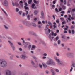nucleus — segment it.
Wrapping results in <instances>:
<instances>
[{"instance_id": "nucleus-23", "label": "nucleus", "mask_w": 75, "mask_h": 75, "mask_svg": "<svg viewBox=\"0 0 75 75\" xmlns=\"http://www.w3.org/2000/svg\"><path fill=\"white\" fill-rule=\"evenodd\" d=\"M19 11L20 10H19V9L18 8H16V12H18V11Z\"/></svg>"}, {"instance_id": "nucleus-42", "label": "nucleus", "mask_w": 75, "mask_h": 75, "mask_svg": "<svg viewBox=\"0 0 75 75\" xmlns=\"http://www.w3.org/2000/svg\"><path fill=\"white\" fill-rule=\"evenodd\" d=\"M25 6H28V4H27V3L25 2Z\"/></svg>"}, {"instance_id": "nucleus-4", "label": "nucleus", "mask_w": 75, "mask_h": 75, "mask_svg": "<svg viewBox=\"0 0 75 75\" xmlns=\"http://www.w3.org/2000/svg\"><path fill=\"white\" fill-rule=\"evenodd\" d=\"M22 22L23 24L25 25H26V26H30V24L27 21H23Z\"/></svg>"}, {"instance_id": "nucleus-19", "label": "nucleus", "mask_w": 75, "mask_h": 75, "mask_svg": "<svg viewBox=\"0 0 75 75\" xmlns=\"http://www.w3.org/2000/svg\"><path fill=\"white\" fill-rule=\"evenodd\" d=\"M31 2H32V0H29L28 2V3L29 4H31Z\"/></svg>"}, {"instance_id": "nucleus-63", "label": "nucleus", "mask_w": 75, "mask_h": 75, "mask_svg": "<svg viewBox=\"0 0 75 75\" xmlns=\"http://www.w3.org/2000/svg\"><path fill=\"white\" fill-rule=\"evenodd\" d=\"M38 24H41V22H40V21H39L38 22Z\"/></svg>"}, {"instance_id": "nucleus-36", "label": "nucleus", "mask_w": 75, "mask_h": 75, "mask_svg": "<svg viewBox=\"0 0 75 75\" xmlns=\"http://www.w3.org/2000/svg\"><path fill=\"white\" fill-rule=\"evenodd\" d=\"M55 11H56V12H57V13L59 12V11L58 10V9H57V8H55Z\"/></svg>"}, {"instance_id": "nucleus-18", "label": "nucleus", "mask_w": 75, "mask_h": 75, "mask_svg": "<svg viewBox=\"0 0 75 75\" xmlns=\"http://www.w3.org/2000/svg\"><path fill=\"white\" fill-rule=\"evenodd\" d=\"M61 6L63 8V10H65V9H66V7H65V6L63 5L62 6Z\"/></svg>"}, {"instance_id": "nucleus-32", "label": "nucleus", "mask_w": 75, "mask_h": 75, "mask_svg": "<svg viewBox=\"0 0 75 75\" xmlns=\"http://www.w3.org/2000/svg\"><path fill=\"white\" fill-rule=\"evenodd\" d=\"M61 43V41L59 40L58 41V44H59Z\"/></svg>"}, {"instance_id": "nucleus-62", "label": "nucleus", "mask_w": 75, "mask_h": 75, "mask_svg": "<svg viewBox=\"0 0 75 75\" xmlns=\"http://www.w3.org/2000/svg\"><path fill=\"white\" fill-rule=\"evenodd\" d=\"M64 33H67V31L66 30H64Z\"/></svg>"}, {"instance_id": "nucleus-58", "label": "nucleus", "mask_w": 75, "mask_h": 75, "mask_svg": "<svg viewBox=\"0 0 75 75\" xmlns=\"http://www.w3.org/2000/svg\"><path fill=\"white\" fill-rule=\"evenodd\" d=\"M12 5L13 6H15V4H14V3L13 2H12Z\"/></svg>"}, {"instance_id": "nucleus-51", "label": "nucleus", "mask_w": 75, "mask_h": 75, "mask_svg": "<svg viewBox=\"0 0 75 75\" xmlns=\"http://www.w3.org/2000/svg\"><path fill=\"white\" fill-rule=\"evenodd\" d=\"M34 21H36L37 20V18H34Z\"/></svg>"}, {"instance_id": "nucleus-41", "label": "nucleus", "mask_w": 75, "mask_h": 75, "mask_svg": "<svg viewBox=\"0 0 75 75\" xmlns=\"http://www.w3.org/2000/svg\"><path fill=\"white\" fill-rule=\"evenodd\" d=\"M72 65L73 67H75V63H73L72 64Z\"/></svg>"}, {"instance_id": "nucleus-22", "label": "nucleus", "mask_w": 75, "mask_h": 75, "mask_svg": "<svg viewBox=\"0 0 75 75\" xmlns=\"http://www.w3.org/2000/svg\"><path fill=\"white\" fill-rule=\"evenodd\" d=\"M2 11H3L4 13V14L6 15V16H7V14L6 13V12L4 11V10L3 9H2Z\"/></svg>"}, {"instance_id": "nucleus-7", "label": "nucleus", "mask_w": 75, "mask_h": 75, "mask_svg": "<svg viewBox=\"0 0 75 75\" xmlns=\"http://www.w3.org/2000/svg\"><path fill=\"white\" fill-rule=\"evenodd\" d=\"M3 5H4L6 7H7L8 5V2L7 1H5L2 3Z\"/></svg>"}, {"instance_id": "nucleus-45", "label": "nucleus", "mask_w": 75, "mask_h": 75, "mask_svg": "<svg viewBox=\"0 0 75 75\" xmlns=\"http://www.w3.org/2000/svg\"><path fill=\"white\" fill-rule=\"evenodd\" d=\"M43 55H44V56H47V54L46 53H45L43 54Z\"/></svg>"}, {"instance_id": "nucleus-21", "label": "nucleus", "mask_w": 75, "mask_h": 75, "mask_svg": "<svg viewBox=\"0 0 75 75\" xmlns=\"http://www.w3.org/2000/svg\"><path fill=\"white\" fill-rule=\"evenodd\" d=\"M15 5L16 6H19V4L17 3V2H16L15 3Z\"/></svg>"}, {"instance_id": "nucleus-10", "label": "nucleus", "mask_w": 75, "mask_h": 75, "mask_svg": "<svg viewBox=\"0 0 75 75\" xmlns=\"http://www.w3.org/2000/svg\"><path fill=\"white\" fill-rule=\"evenodd\" d=\"M35 6V4L34 3H33L32 4L31 7L33 9H37V7L34 6Z\"/></svg>"}, {"instance_id": "nucleus-56", "label": "nucleus", "mask_w": 75, "mask_h": 75, "mask_svg": "<svg viewBox=\"0 0 75 75\" xmlns=\"http://www.w3.org/2000/svg\"><path fill=\"white\" fill-rule=\"evenodd\" d=\"M68 31H69V33L70 34H71V30H69Z\"/></svg>"}, {"instance_id": "nucleus-49", "label": "nucleus", "mask_w": 75, "mask_h": 75, "mask_svg": "<svg viewBox=\"0 0 75 75\" xmlns=\"http://www.w3.org/2000/svg\"><path fill=\"white\" fill-rule=\"evenodd\" d=\"M42 44H43V45H46V44L44 42H42Z\"/></svg>"}, {"instance_id": "nucleus-35", "label": "nucleus", "mask_w": 75, "mask_h": 75, "mask_svg": "<svg viewBox=\"0 0 75 75\" xmlns=\"http://www.w3.org/2000/svg\"><path fill=\"white\" fill-rule=\"evenodd\" d=\"M23 45H24V48H27V45H26L25 44H23Z\"/></svg>"}, {"instance_id": "nucleus-48", "label": "nucleus", "mask_w": 75, "mask_h": 75, "mask_svg": "<svg viewBox=\"0 0 75 75\" xmlns=\"http://www.w3.org/2000/svg\"><path fill=\"white\" fill-rule=\"evenodd\" d=\"M24 44L26 45H28V43L27 42H25Z\"/></svg>"}, {"instance_id": "nucleus-30", "label": "nucleus", "mask_w": 75, "mask_h": 75, "mask_svg": "<svg viewBox=\"0 0 75 75\" xmlns=\"http://www.w3.org/2000/svg\"><path fill=\"white\" fill-rule=\"evenodd\" d=\"M74 33H75V31L74 30H71V34H74Z\"/></svg>"}, {"instance_id": "nucleus-20", "label": "nucleus", "mask_w": 75, "mask_h": 75, "mask_svg": "<svg viewBox=\"0 0 75 75\" xmlns=\"http://www.w3.org/2000/svg\"><path fill=\"white\" fill-rule=\"evenodd\" d=\"M51 71L52 72V74H55V72H54V70H53V69H51Z\"/></svg>"}, {"instance_id": "nucleus-28", "label": "nucleus", "mask_w": 75, "mask_h": 75, "mask_svg": "<svg viewBox=\"0 0 75 75\" xmlns=\"http://www.w3.org/2000/svg\"><path fill=\"white\" fill-rule=\"evenodd\" d=\"M39 65L40 68H42V65H41V64H39Z\"/></svg>"}, {"instance_id": "nucleus-60", "label": "nucleus", "mask_w": 75, "mask_h": 75, "mask_svg": "<svg viewBox=\"0 0 75 75\" xmlns=\"http://www.w3.org/2000/svg\"><path fill=\"white\" fill-rule=\"evenodd\" d=\"M64 4H65V3H66V0H64Z\"/></svg>"}, {"instance_id": "nucleus-25", "label": "nucleus", "mask_w": 75, "mask_h": 75, "mask_svg": "<svg viewBox=\"0 0 75 75\" xmlns=\"http://www.w3.org/2000/svg\"><path fill=\"white\" fill-rule=\"evenodd\" d=\"M4 27L5 28V29L6 30H8V27H7V26H6V25H4Z\"/></svg>"}, {"instance_id": "nucleus-6", "label": "nucleus", "mask_w": 75, "mask_h": 75, "mask_svg": "<svg viewBox=\"0 0 75 75\" xmlns=\"http://www.w3.org/2000/svg\"><path fill=\"white\" fill-rule=\"evenodd\" d=\"M6 75H11V72L9 70H6Z\"/></svg>"}, {"instance_id": "nucleus-24", "label": "nucleus", "mask_w": 75, "mask_h": 75, "mask_svg": "<svg viewBox=\"0 0 75 75\" xmlns=\"http://www.w3.org/2000/svg\"><path fill=\"white\" fill-rule=\"evenodd\" d=\"M66 23H67L66 22V21H64L62 22V25H64V24H66Z\"/></svg>"}, {"instance_id": "nucleus-13", "label": "nucleus", "mask_w": 75, "mask_h": 75, "mask_svg": "<svg viewBox=\"0 0 75 75\" xmlns=\"http://www.w3.org/2000/svg\"><path fill=\"white\" fill-rule=\"evenodd\" d=\"M31 62L33 65V66L35 68H37L38 67V66H35V64H34V62L32 60H31Z\"/></svg>"}, {"instance_id": "nucleus-8", "label": "nucleus", "mask_w": 75, "mask_h": 75, "mask_svg": "<svg viewBox=\"0 0 75 75\" xmlns=\"http://www.w3.org/2000/svg\"><path fill=\"white\" fill-rule=\"evenodd\" d=\"M8 42H9V43H10L11 44L10 45L11 47L12 48L13 51H14V50H15V47L14 46V45H13V43L11 42L10 41H8Z\"/></svg>"}, {"instance_id": "nucleus-52", "label": "nucleus", "mask_w": 75, "mask_h": 75, "mask_svg": "<svg viewBox=\"0 0 75 75\" xmlns=\"http://www.w3.org/2000/svg\"><path fill=\"white\" fill-rule=\"evenodd\" d=\"M72 69H73V68L72 67H71L70 70V72H72Z\"/></svg>"}, {"instance_id": "nucleus-16", "label": "nucleus", "mask_w": 75, "mask_h": 75, "mask_svg": "<svg viewBox=\"0 0 75 75\" xmlns=\"http://www.w3.org/2000/svg\"><path fill=\"white\" fill-rule=\"evenodd\" d=\"M24 7L25 10H29V8H28V7H27V6H24Z\"/></svg>"}, {"instance_id": "nucleus-9", "label": "nucleus", "mask_w": 75, "mask_h": 75, "mask_svg": "<svg viewBox=\"0 0 75 75\" xmlns=\"http://www.w3.org/2000/svg\"><path fill=\"white\" fill-rule=\"evenodd\" d=\"M21 58H22V59H25V58H28V57L22 54L21 56Z\"/></svg>"}, {"instance_id": "nucleus-50", "label": "nucleus", "mask_w": 75, "mask_h": 75, "mask_svg": "<svg viewBox=\"0 0 75 75\" xmlns=\"http://www.w3.org/2000/svg\"><path fill=\"white\" fill-rule=\"evenodd\" d=\"M55 71H56V72H59V70H58L57 69H55Z\"/></svg>"}, {"instance_id": "nucleus-12", "label": "nucleus", "mask_w": 75, "mask_h": 75, "mask_svg": "<svg viewBox=\"0 0 75 75\" xmlns=\"http://www.w3.org/2000/svg\"><path fill=\"white\" fill-rule=\"evenodd\" d=\"M41 15L42 16V18H44V13L43 11H41Z\"/></svg>"}, {"instance_id": "nucleus-15", "label": "nucleus", "mask_w": 75, "mask_h": 75, "mask_svg": "<svg viewBox=\"0 0 75 75\" xmlns=\"http://www.w3.org/2000/svg\"><path fill=\"white\" fill-rule=\"evenodd\" d=\"M42 65L44 68H47V66L45 63H42Z\"/></svg>"}, {"instance_id": "nucleus-14", "label": "nucleus", "mask_w": 75, "mask_h": 75, "mask_svg": "<svg viewBox=\"0 0 75 75\" xmlns=\"http://www.w3.org/2000/svg\"><path fill=\"white\" fill-rule=\"evenodd\" d=\"M31 25L32 26H33V27H36V24L33 23H31Z\"/></svg>"}, {"instance_id": "nucleus-43", "label": "nucleus", "mask_w": 75, "mask_h": 75, "mask_svg": "<svg viewBox=\"0 0 75 75\" xmlns=\"http://www.w3.org/2000/svg\"><path fill=\"white\" fill-rule=\"evenodd\" d=\"M25 11H26V15H27V14H28V11H27V10H25Z\"/></svg>"}, {"instance_id": "nucleus-2", "label": "nucleus", "mask_w": 75, "mask_h": 75, "mask_svg": "<svg viewBox=\"0 0 75 75\" xmlns=\"http://www.w3.org/2000/svg\"><path fill=\"white\" fill-rule=\"evenodd\" d=\"M51 35H52L53 36H54V37L55 36H56L57 35V33H54V32H52V34H50L49 35V38L50 39V40L51 41H52V39H53V38H54V37H51Z\"/></svg>"}, {"instance_id": "nucleus-34", "label": "nucleus", "mask_w": 75, "mask_h": 75, "mask_svg": "<svg viewBox=\"0 0 75 75\" xmlns=\"http://www.w3.org/2000/svg\"><path fill=\"white\" fill-rule=\"evenodd\" d=\"M18 13L20 15H21V14L22 13V11H20Z\"/></svg>"}, {"instance_id": "nucleus-26", "label": "nucleus", "mask_w": 75, "mask_h": 75, "mask_svg": "<svg viewBox=\"0 0 75 75\" xmlns=\"http://www.w3.org/2000/svg\"><path fill=\"white\" fill-rule=\"evenodd\" d=\"M31 48V45H29L28 46V48L29 50H30V48Z\"/></svg>"}, {"instance_id": "nucleus-38", "label": "nucleus", "mask_w": 75, "mask_h": 75, "mask_svg": "<svg viewBox=\"0 0 75 75\" xmlns=\"http://www.w3.org/2000/svg\"><path fill=\"white\" fill-rule=\"evenodd\" d=\"M55 39L56 40H58L59 39V37L58 36H57L56 38Z\"/></svg>"}, {"instance_id": "nucleus-57", "label": "nucleus", "mask_w": 75, "mask_h": 75, "mask_svg": "<svg viewBox=\"0 0 75 75\" xmlns=\"http://www.w3.org/2000/svg\"><path fill=\"white\" fill-rule=\"evenodd\" d=\"M70 13H71V11H67V13H68V14H69Z\"/></svg>"}, {"instance_id": "nucleus-59", "label": "nucleus", "mask_w": 75, "mask_h": 75, "mask_svg": "<svg viewBox=\"0 0 75 75\" xmlns=\"http://www.w3.org/2000/svg\"><path fill=\"white\" fill-rule=\"evenodd\" d=\"M56 55L57 56H59V54L58 53V52L56 53Z\"/></svg>"}, {"instance_id": "nucleus-31", "label": "nucleus", "mask_w": 75, "mask_h": 75, "mask_svg": "<svg viewBox=\"0 0 75 75\" xmlns=\"http://www.w3.org/2000/svg\"><path fill=\"white\" fill-rule=\"evenodd\" d=\"M48 24H49V25H52V23H51L50 21L48 22Z\"/></svg>"}, {"instance_id": "nucleus-46", "label": "nucleus", "mask_w": 75, "mask_h": 75, "mask_svg": "<svg viewBox=\"0 0 75 75\" xmlns=\"http://www.w3.org/2000/svg\"><path fill=\"white\" fill-rule=\"evenodd\" d=\"M56 23H59V20H57L56 21Z\"/></svg>"}, {"instance_id": "nucleus-29", "label": "nucleus", "mask_w": 75, "mask_h": 75, "mask_svg": "<svg viewBox=\"0 0 75 75\" xmlns=\"http://www.w3.org/2000/svg\"><path fill=\"white\" fill-rule=\"evenodd\" d=\"M48 25H46V29H45V30H47L48 29Z\"/></svg>"}, {"instance_id": "nucleus-1", "label": "nucleus", "mask_w": 75, "mask_h": 75, "mask_svg": "<svg viewBox=\"0 0 75 75\" xmlns=\"http://www.w3.org/2000/svg\"><path fill=\"white\" fill-rule=\"evenodd\" d=\"M7 66V62L4 60L0 59V67L5 68Z\"/></svg>"}, {"instance_id": "nucleus-11", "label": "nucleus", "mask_w": 75, "mask_h": 75, "mask_svg": "<svg viewBox=\"0 0 75 75\" xmlns=\"http://www.w3.org/2000/svg\"><path fill=\"white\" fill-rule=\"evenodd\" d=\"M67 55L68 56H71L73 57L74 56V54L71 53H67Z\"/></svg>"}, {"instance_id": "nucleus-40", "label": "nucleus", "mask_w": 75, "mask_h": 75, "mask_svg": "<svg viewBox=\"0 0 75 75\" xmlns=\"http://www.w3.org/2000/svg\"><path fill=\"white\" fill-rule=\"evenodd\" d=\"M53 27H54L53 30H55V28H56V25H54Z\"/></svg>"}, {"instance_id": "nucleus-33", "label": "nucleus", "mask_w": 75, "mask_h": 75, "mask_svg": "<svg viewBox=\"0 0 75 75\" xmlns=\"http://www.w3.org/2000/svg\"><path fill=\"white\" fill-rule=\"evenodd\" d=\"M30 15H28L27 16V18H28V20H30Z\"/></svg>"}, {"instance_id": "nucleus-55", "label": "nucleus", "mask_w": 75, "mask_h": 75, "mask_svg": "<svg viewBox=\"0 0 75 75\" xmlns=\"http://www.w3.org/2000/svg\"><path fill=\"white\" fill-rule=\"evenodd\" d=\"M33 32H31V31H30V32H29V33L30 34H33Z\"/></svg>"}, {"instance_id": "nucleus-53", "label": "nucleus", "mask_w": 75, "mask_h": 75, "mask_svg": "<svg viewBox=\"0 0 75 75\" xmlns=\"http://www.w3.org/2000/svg\"><path fill=\"white\" fill-rule=\"evenodd\" d=\"M61 13L62 14H64V13H65V12L64 11H62L61 12Z\"/></svg>"}, {"instance_id": "nucleus-39", "label": "nucleus", "mask_w": 75, "mask_h": 75, "mask_svg": "<svg viewBox=\"0 0 75 75\" xmlns=\"http://www.w3.org/2000/svg\"><path fill=\"white\" fill-rule=\"evenodd\" d=\"M32 35H34L35 36H36L37 35L35 34V33H33L32 34Z\"/></svg>"}, {"instance_id": "nucleus-5", "label": "nucleus", "mask_w": 75, "mask_h": 75, "mask_svg": "<svg viewBox=\"0 0 75 75\" xmlns=\"http://www.w3.org/2000/svg\"><path fill=\"white\" fill-rule=\"evenodd\" d=\"M56 61L58 63V65H62V62H61L59 59H58L57 57H54Z\"/></svg>"}, {"instance_id": "nucleus-54", "label": "nucleus", "mask_w": 75, "mask_h": 75, "mask_svg": "<svg viewBox=\"0 0 75 75\" xmlns=\"http://www.w3.org/2000/svg\"><path fill=\"white\" fill-rule=\"evenodd\" d=\"M71 28L72 29H73V28H74V26H72L71 27Z\"/></svg>"}, {"instance_id": "nucleus-64", "label": "nucleus", "mask_w": 75, "mask_h": 75, "mask_svg": "<svg viewBox=\"0 0 75 75\" xmlns=\"http://www.w3.org/2000/svg\"><path fill=\"white\" fill-rule=\"evenodd\" d=\"M72 11H73V12L75 11V8L73 9H72Z\"/></svg>"}, {"instance_id": "nucleus-17", "label": "nucleus", "mask_w": 75, "mask_h": 75, "mask_svg": "<svg viewBox=\"0 0 75 75\" xmlns=\"http://www.w3.org/2000/svg\"><path fill=\"white\" fill-rule=\"evenodd\" d=\"M38 10L35 11L34 12V15H37L38 14Z\"/></svg>"}, {"instance_id": "nucleus-44", "label": "nucleus", "mask_w": 75, "mask_h": 75, "mask_svg": "<svg viewBox=\"0 0 75 75\" xmlns=\"http://www.w3.org/2000/svg\"><path fill=\"white\" fill-rule=\"evenodd\" d=\"M33 2L34 3H37V1L35 0H34Z\"/></svg>"}, {"instance_id": "nucleus-27", "label": "nucleus", "mask_w": 75, "mask_h": 75, "mask_svg": "<svg viewBox=\"0 0 75 75\" xmlns=\"http://www.w3.org/2000/svg\"><path fill=\"white\" fill-rule=\"evenodd\" d=\"M21 7H23V4L22 3H19Z\"/></svg>"}, {"instance_id": "nucleus-47", "label": "nucleus", "mask_w": 75, "mask_h": 75, "mask_svg": "<svg viewBox=\"0 0 75 75\" xmlns=\"http://www.w3.org/2000/svg\"><path fill=\"white\" fill-rule=\"evenodd\" d=\"M33 58L34 59H37V58H36V57H35L34 56H33Z\"/></svg>"}, {"instance_id": "nucleus-61", "label": "nucleus", "mask_w": 75, "mask_h": 75, "mask_svg": "<svg viewBox=\"0 0 75 75\" xmlns=\"http://www.w3.org/2000/svg\"><path fill=\"white\" fill-rule=\"evenodd\" d=\"M19 50L21 51H23V50L22 49H21V48H20L19 49Z\"/></svg>"}, {"instance_id": "nucleus-37", "label": "nucleus", "mask_w": 75, "mask_h": 75, "mask_svg": "<svg viewBox=\"0 0 75 75\" xmlns=\"http://www.w3.org/2000/svg\"><path fill=\"white\" fill-rule=\"evenodd\" d=\"M35 48V45H32V49H34V48Z\"/></svg>"}, {"instance_id": "nucleus-3", "label": "nucleus", "mask_w": 75, "mask_h": 75, "mask_svg": "<svg viewBox=\"0 0 75 75\" xmlns=\"http://www.w3.org/2000/svg\"><path fill=\"white\" fill-rule=\"evenodd\" d=\"M46 64L48 65H55V63H54L53 61H52V60H49L47 61Z\"/></svg>"}]
</instances>
